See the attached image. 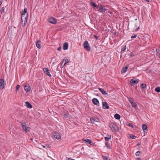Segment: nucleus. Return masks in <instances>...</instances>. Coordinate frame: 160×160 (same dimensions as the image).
<instances>
[{
    "mask_svg": "<svg viewBox=\"0 0 160 160\" xmlns=\"http://www.w3.org/2000/svg\"><path fill=\"white\" fill-rule=\"evenodd\" d=\"M136 160H141V159L140 158H136Z\"/></svg>",
    "mask_w": 160,
    "mask_h": 160,
    "instance_id": "obj_47",
    "label": "nucleus"
},
{
    "mask_svg": "<svg viewBox=\"0 0 160 160\" xmlns=\"http://www.w3.org/2000/svg\"><path fill=\"white\" fill-rule=\"evenodd\" d=\"M71 160H75L74 159H71Z\"/></svg>",
    "mask_w": 160,
    "mask_h": 160,
    "instance_id": "obj_51",
    "label": "nucleus"
},
{
    "mask_svg": "<svg viewBox=\"0 0 160 160\" xmlns=\"http://www.w3.org/2000/svg\"><path fill=\"white\" fill-rule=\"evenodd\" d=\"M30 140H32V138H31V139H30Z\"/></svg>",
    "mask_w": 160,
    "mask_h": 160,
    "instance_id": "obj_52",
    "label": "nucleus"
},
{
    "mask_svg": "<svg viewBox=\"0 0 160 160\" xmlns=\"http://www.w3.org/2000/svg\"><path fill=\"white\" fill-rule=\"evenodd\" d=\"M5 9V8L4 7H3L2 8L1 10H0V12H1V13H4V10Z\"/></svg>",
    "mask_w": 160,
    "mask_h": 160,
    "instance_id": "obj_35",
    "label": "nucleus"
},
{
    "mask_svg": "<svg viewBox=\"0 0 160 160\" xmlns=\"http://www.w3.org/2000/svg\"><path fill=\"white\" fill-rule=\"evenodd\" d=\"M109 126L112 132H115L119 131L118 128L115 123L111 122L110 123Z\"/></svg>",
    "mask_w": 160,
    "mask_h": 160,
    "instance_id": "obj_1",
    "label": "nucleus"
},
{
    "mask_svg": "<svg viewBox=\"0 0 160 160\" xmlns=\"http://www.w3.org/2000/svg\"><path fill=\"white\" fill-rule=\"evenodd\" d=\"M48 21L49 23L53 24H56L57 22V19L52 17H51L48 18Z\"/></svg>",
    "mask_w": 160,
    "mask_h": 160,
    "instance_id": "obj_5",
    "label": "nucleus"
},
{
    "mask_svg": "<svg viewBox=\"0 0 160 160\" xmlns=\"http://www.w3.org/2000/svg\"><path fill=\"white\" fill-rule=\"evenodd\" d=\"M25 105L27 108H31L32 107L31 103L28 102L27 101L25 102Z\"/></svg>",
    "mask_w": 160,
    "mask_h": 160,
    "instance_id": "obj_14",
    "label": "nucleus"
},
{
    "mask_svg": "<svg viewBox=\"0 0 160 160\" xmlns=\"http://www.w3.org/2000/svg\"><path fill=\"white\" fill-rule=\"evenodd\" d=\"M105 145L107 147V148L108 149H111V148L108 142H106L105 143Z\"/></svg>",
    "mask_w": 160,
    "mask_h": 160,
    "instance_id": "obj_29",
    "label": "nucleus"
},
{
    "mask_svg": "<svg viewBox=\"0 0 160 160\" xmlns=\"http://www.w3.org/2000/svg\"><path fill=\"white\" fill-rule=\"evenodd\" d=\"M136 37H137V34H135L134 35V36H132L131 37V38H135Z\"/></svg>",
    "mask_w": 160,
    "mask_h": 160,
    "instance_id": "obj_41",
    "label": "nucleus"
},
{
    "mask_svg": "<svg viewBox=\"0 0 160 160\" xmlns=\"http://www.w3.org/2000/svg\"><path fill=\"white\" fill-rule=\"evenodd\" d=\"M27 19L28 18L27 16L24 18L21 17L22 24V27H24L26 25L27 22Z\"/></svg>",
    "mask_w": 160,
    "mask_h": 160,
    "instance_id": "obj_3",
    "label": "nucleus"
},
{
    "mask_svg": "<svg viewBox=\"0 0 160 160\" xmlns=\"http://www.w3.org/2000/svg\"><path fill=\"white\" fill-rule=\"evenodd\" d=\"M5 82L3 79H0V88L1 89H2L4 88Z\"/></svg>",
    "mask_w": 160,
    "mask_h": 160,
    "instance_id": "obj_8",
    "label": "nucleus"
},
{
    "mask_svg": "<svg viewBox=\"0 0 160 160\" xmlns=\"http://www.w3.org/2000/svg\"><path fill=\"white\" fill-rule=\"evenodd\" d=\"M22 129L24 130L26 132H27L29 131L30 128L26 127V125L22 126Z\"/></svg>",
    "mask_w": 160,
    "mask_h": 160,
    "instance_id": "obj_12",
    "label": "nucleus"
},
{
    "mask_svg": "<svg viewBox=\"0 0 160 160\" xmlns=\"http://www.w3.org/2000/svg\"><path fill=\"white\" fill-rule=\"evenodd\" d=\"M92 102L94 104L97 105L99 103V101L96 98H93L92 99Z\"/></svg>",
    "mask_w": 160,
    "mask_h": 160,
    "instance_id": "obj_13",
    "label": "nucleus"
},
{
    "mask_svg": "<svg viewBox=\"0 0 160 160\" xmlns=\"http://www.w3.org/2000/svg\"><path fill=\"white\" fill-rule=\"evenodd\" d=\"M114 117L115 119L117 120H119L120 118V115L119 114L117 113L115 114L114 115Z\"/></svg>",
    "mask_w": 160,
    "mask_h": 160,
    "instance_id": "obj_24",
    "label": "nucleus"
},
{
    "mask_svg": "<svg viewBox=\"0 0 160 160\" xmlns=\"http://www.w3.org/2000/svg\"><path fill=\"white\" fill-rule=\"evenodd\" d=\"M90 4L94 8H96L97 7V5L96 4L92 2H90Z\"/></svg>",
    "mask_w": 160,
    "mask_h": 160,
    "instance_id": "obj_26",
    "label": "nucleus"
},
{
    "mask_svg": "<svg viewBox=\"0 0 160 160\" xmlns=\"http://www.w3.org/2000/svg\"><path fill=\"white\" fill-rule=\"evenodd\" d=\"M83 141H85L88 143L90 144V145H93L94 143L92 142V141L89 139H86V140H82Z\"/></svg>",
    "mask_w": 160,
    "mask_h": 160,
    "instance_id": "obj_18",
    "label": "nucleus"
},
{
    "mask_svg": "<svg viewBox=\"0 0 160 160\" xmlns=\"http://www.w3.org/2000/svg\"><path fill=\"white\" fill-rule=\"evenodd\" d=\"M20 88V85H17L16 88V92H18V90L19 89V88Z\"/></svg>",
    "mask_w": 160,
    "mask_h": 160,
    "instance_id": "obj_32",
    "label": "nucleus"
},
{
    "mask_svg": "<svg viewBox=\"0 0 160 160\" xmlns=\"http://www.w3.org/2000/svg\"><path fill=\"white\" fill-rule=\"evenodd\" d=\"M159 58H160V53H159Z\"/></svg>",
    "mask_w": 160,
    "mask_h": 160,
    "instance_id": "obj_50",
    "label": "nucleus"
},
{
    "mask_svg": "<svg viewBox=\"0 0 160 160\" xmlns=\"http://www.w3.org/2000/svg\"><path fill=\"white\" fill-rule=\"evenodd\" d=\"M140 88L142 90L146 89L147 88L146 85L145 84L142 83L140 85Z\"/></svg>",
    "mask_w": 160,
    "mask_h": 160,
    "instance_id": "obj_21",
    "label": "nucleus"
},
{
    "mask_svg": "<svg viewBox=\"0 0 160 160\" xmlns=\"http://www.w3.org/2000/svg\"><path fill=\"white\" fill-rule=\"evenodd\" d=\"M64 61H65V63H64V65H63L62 67V66H61V68H63V67H64V65L65 64H66V63H68L69 62V60L67 59H64L62 60V62H63Z\"/></svg>",
    "mask_w": 160,
    "mask_h": 160,
    "instance_id": "obj_25",
    "label": "nucleus"
},
{
    "mask_svg": "<svg viewBox=\"0 0 160 160\" xmlns=\"http://www.w3.org/2000/svg\"><path fill=\"white\" fill-rule=\"evenodd\" d=\"M90 120L92 123H94L96 120L94 118H90Z\"/></svg>",
    "mask_w": 160,
    "mask_h": 160,
    "instance_id": "obj_33",
    "label": "nucleus"
},
{
    "mask_svg": "<svg viewBox=\"0 0 160 160\" xmlns=\"http://www.w3.org/2000/svg\"><path fill=\"white\" fill-rule=\"evenodd\" d=\"M139 145V144H137V145H138V146Z\"/></svg>",
    "mask_w": 160,
    "mask_h": 160,
    "instance_id": "obj_53",
    "label": "nucleus"
},
{
    "mask_svg": "<svg viewBox=\"0 0 160 160\" xmlns=\"http://www.w3.org/2000/svg\"><path fill=\"white\" fill-rule=\"evenodd\" d=\"M102 157L104 160H110V158L108 157L102 156Z\"/></svg>",
    "mask_w": 160,
    "mask_h": 160,
    "instance_id": "obj_27",
    "label": "nucleus"
},
{
    "mask_svg": "<svg viewBox=\"0 0 160 160\" xmlns=\"http://www.w3.org/2000/svg\"><path fill=\"white\" fill-rule=\"evenodd\" d=\"M41 41L39 40H37L36 42V45L37 47L38 48H41L42 47L41 45L38 43L39 42H40Z\"/></svg>",
    "mask_w": 160,
    "mask_h": 160,
    "instance_id": "obj_16",
    "label": "nucleus"
},
{
    "mask_svg": "<svg viewBox=\"0 0 160 160\" xmlns=\"http://www.w3.org/2000/svg\"><path fill=\"white\" fill-rule=\"evenodd\" d=\"M127 126H129L130 127H131L132 128H133V125L131 123H128L127 124Z\"/></svg>",
    "mask_w": 160,
    "mask_h": 160,
    "instance_id": "obj_36",
    "label": "nucleus"
},
{
    "mask_svg": "<svg viewBox=\"0 0 160 160\" xmlns=\"http://www.w3.org/2000/svg\"><path fill=\"white\" fill-rule=\"evenodd\" d=\"M42 146L43 148H45V146H44V145H42Z\"/></svg>",
    "mask_w": 160,
    "mask_h": 160,
    "instance_id": "obj_49",
    "label": "nucleus"
},
{
    "mask_svg": "<svg viewBox=\"0 0 160 160\" xmlns=\"http://www.w3.org/2000/svg\"><path fill=\"white\" fill-rule=\"evenodd\" d=\"M134 55H135L132 52H131L129 56L131 57H133V56H134Z\"/></svg>",
    "mask_w": 160,
    "mask_h": 160,
    "instance_id": "obj_38",
    "label": "nucleus"
},
{
    "mask_svg": "<svg viewBox=\"0 0 160 160\" xmlns=\"http://www.w3.org/2000/svg\"><path fill=\"white\" fill-rule=\"evenodd\" d=\"M126 49V46H125L124 47H123L121 49L122 51H124Z\"/></svg>",
    "mask_w": 160,
    "mask_h": 160,
    "instance_id": "obj_37",
    "label": "nucleus"
},
{
    "mask_svg": "<svg viewBox=\"0 0 160 160\" xmlns=\"http://www.w3.org/2000/svg\"><path fill=\"white\" fill-rule=\"evenodd\" d=\"M2 0H0V6L2 5Z\"/></svg>",
    "mask_w": 160,
    "mask_h": 160,
    "instance_id": "obj_45",
    "label": "nucleus"
},
{
    "mask_svg": "<svg viewBox=\"0 0 160 160\" xmlns=\"http://www.w3.org/2000/svg\"><path fill=\"white\" fill-rule=\"evenodd\" d=\"M30 87L29 85H25L24 86V89L26 92H28L30 90Z\"/></svg>",
    "mask_w": 160,
    "mask_h": 160,
    "instance_id": "obj_15",
    "label": "nucleus"
},
{
    "mask_svg": "<svg viewBox=\"0 0 160 160\" xmlns=\"http://www.w3.org/2000/svg\"><path fill=\"white\" fill-rule=\"evenodd\" d=\"M140 153V152L139 151H138L136 152L135 154L136 156H138L139 155Z\"/></svg>",
    "mask_w": 160,
    "mask_h": 160,
    "instance_id": "obj_40",
    "label": "nucleus"
},
{
    "mask_svg": "<svg viewBox=\"0 0 160 160\" xmlns=\"http://www.w3.org/2000/svg\"><path fill=\"white\" fill-rule=\"evenodd\" d=\"M128 68V66H125L124 68H123L121 71V72L122 73H125L127 70Z\"/></svg>",
    "mask_w": 160,
    "mask_h": 160,
    "instance_id": "obj_22",
    "label": "nucleus"
},
{
    "mask_svg": "<svg viewBox=\"0 0 160 160\" xmlns=\"http://www.w3.org/2000/svg\"><path fill=\"white\" fill-rule=\"evenodd\" d=\"M68 42H65L63 45V49L64 50H66L68 49Z\"/></svg>",
    "mask_w": 160,
    "mask_h": 160,
    "instance_id": "obj_17",
    "label": "nucleus"
},
{
    "mask_svg": "<svg viewBox=\"0 0 160 160\" xmlns=\"http://www.w3.org/2000/svg\"><path fill=\"white\" fill-rule=\"evenodd\" d=\"M129 101L130 102V103L131 104L134 101V100L132 98H130V99H129Z\"/></svg>",
    "mask_w": 160,
    "mask_h": 160,
    "instance_id": "obj_39",
    "label": "nucleus"
},
{
    "mask_svg": "<svg viewBox=\"0 0 160 160\" xmlns=\"http://www.w3.org/2000/svg\"><path fill=\"white\" fill-rule=\"evenodd\" d=\"M21 125L22 126L26 125L27 124V122H23V121H22L20 122Z\"/></svg>",
    "mask_w": 160,
    "mask_h": 160,
    "instance_id": "obj_31",
    "label": "nucleus"
},
{
    "mask_svg": "<svg viewBox=\"0 0 160 160\" xmlns=\"http://www.w3.org/2000/svg\"><path fill=\"white\" fill-rule=\"evenodd\" d=\"M53 137L54 138L58 140H61V137L59 133L55 132L53 134Z\"/></svg>",
    "mask_w": 160,
    "mask_h": 160,
    "instance_id": "obj_4",
    "label": "nucleus"
},
{
    "mask_svg": "<svg viewBox=\"0 0 160 160\" xmlns=\"http://www.w3.org/2000/svg\"><path fill=\"white\" fill-rule=\"evenodd\" d=\"M99 90L101 92L102 94L104 95H106L107 94V93H106V92L102 88H99Z\"/></svg>",
    "mask_w": 160,
    "mask_h": 160,
    "instance_id": "obj_19",
    "label": "nucleus"
},
{
    "mask_svg": "<svg viewBox=\"0 0 160 160\" xmlns=\"http://www.w3.org/2000/svg\"><path fill=\"white\" fill-rule=\"evenodd\" d=\"M130 83L132 86H134L138 83V81L136 79L133 78L131 80Z\"/></svg>",
    "mask_w": 160,
    "mask_h": 160,
    "instance_id": "obj_6",
    "label": "nucleus"
},
{
    "mask_svg": "<svg viewBox=\"0 0 160 160\" xmlns=\"http://www.w3.org/2000/svg\"><path fill=\"white\" fill-rule=\"evenodd\" d=\"M93 37L96 38V40H98V37L96 35H93Z\"/></svg>",
    "mask_w": 160,
    "mask_h": 160,
    "instance_id": "obj_43",
    "label": "nucleus"
},
{
    "mask_svg": "<svg viewBox=\"0 0 160 160\" xmlns=\"http://www.w3.org/2000/svg\"><path fill=\"white\" fill-rule=\"evenodd\" d=\"M69 115V114L68 113L67 114H66L64 115V116L66 118V117H68Z\"/></svg>",
    "mask_w": 160,
    "mask_h": 160,
    "instance_id": "obj_42",
    "label": "nucleus"
},
{
    "mask_svg": "<svg viewBox=\"0 0 160 160\" xmlns=\"http://www.w3.org/2000/svg\"><path fill=\"white\" fill-rule=\"evenodd\" d=\"M129 138H130L134 139L136 138V136L134 135H131Z\"/></svg>",
    "mask_w": 160,
    "mask_h": 160,
    "instance_id": "obj_34",
    "label": "nucleus"
},
{
    "mask_svg": "<svg viewBox=\"0 0 160 160\" xmlns=\"http://www.w3.org/2000/svg\"><path fill=\"white\" fill-rule=\"evenodd\" d=\"M102 107L103 109H108L109 108V106L106 102H102Z\"/></svg>",
    "mask_w": 160,
    "mask_h": 160,
    "instance_id": "obj_10",
    "label": "nucleus"
},
{
    "mask_svg": "<svg viewBox=\"0 0 160 160\" xmlns=\"http://www.w3.org/2000/svg\"><path fill=\"white\" fill-rule=\"evenodd\" d=\"M155 91L157 92H160V87H156L155 88Z\"/></svg>",
    "mask_w": 160,
    "mask_h": 160,
    "instance_id": "obj_30",
    "label": "nucleus"
},
{
    "mask_svg": "<svg viewBox=\"0 0 160 160\" xmlns=\"http://www.w3.org/2000/svg\"><path fill=\"white\" fill-rule=\"evenodd\" d=\"M83 46L85 50L88 51H90L91 48L88 41H85L84 42Z\"/></svg>",
    "mask_w": 160,
    "mask_h": 160,
    "instance_id": "obj_2",
    "label": "nucleus"
},
{
    "mask_svg": "<svg viewBox=\"0 0 160 160\" xmlns=\"http://www.w3.org/2000/svg\"><path fill=\"white\" fill-rule=\"evenodd\" d=\"M98 8L99 9L98 11L100 12H105L107 10V9L105 8H103L102 5H100L98 6Z\"/></svg>",
    "mask_w": 160,
    "mask_h": 160,
    "instance_id": "obj_9",
    "label": "nucleus"
},
{
    "mask_svg": "<svg viewBox=\"0 0 160 160\" xmlns=\"http://www.w3.org/2000/svg\"><path fill=\"white\" fill-rule=\"evenodd\" d=\"M139 28V27H138V28L136 29L135 30H136V31Z\"/></svg>",
    "mask_w": 160,
    "mask_h": 160,
    "instance_id": "obj_48",
    "label": "nucleus"
},
{
    "mask_svg": "<svg viewBox=\"0 0 160 160\" xmlns=\"http://www.w3.org/2000/svg\"><path fill=\"white\" fill-rule=\"evenodd\" d=\"M132 106L134 108H136L137 107V104L135 103L134 102H133L131 104Z\"/></svg>",
    "mask_w": 160,
    "mask_h": 160,
    "instance_id": "obj_28",
    "label": "nucleus"
},
{
    "mask_svg": "<svg viewBox=\"0 0 160 160\" xmlns=\"http://www.w3.org/2000/svg\"><path fill=\"white\" fill-rule=\"evenodd\" d=\"M22 14L21 17L24 18L27 16V18H28V13L27 12V8H25L24 9V11H22Z\"/></svg>",
    "mask_w": 160,
    "mask_h": 160,
    "instance_id": "obj_7",
    "label": "nucleus"
},
{
    "mask_svg": "<svg viewBox=\"0 0 160 160\" xmlns=\"http://www.w3.org/2000/svg\"><path fill=\"white\" fill-rule=\"evenodd\" d=\"M61 46L59 47L58 49H57V50L58 51H61Z\"/></svg>",
    "mask_w": 160,
    "mask_h": 160,
    "instance_id": "obj_44",
    "label": "nucleus"
},
{
    "mask_svg": "<svg viewBox=\"0 0 160 160\" xmlns=\"http://www.w3.org/2000/svg\"><path fill=\"white\" fill-rule=\"evenodd\" d=\"M142 128L143 131H145L147 129V125L145 124H143L142 125Z\"/></svg>",
    "mask_w": 160,
    "mask_h": 160,
    "instance_id": "obj_23",
    "label": "nucleus"
},
{
    "mask_svg": "<svg viewBox=\"0 0 160 160\" xmlns=\"http://www.w3.org/2000/svg\"><path fill=\"white\" fill-rule=\"evenodd\" d=\"M107 137H105L104 139L106 141V142H108L109 139H110L111 138V136L110 135H107Z\"/></svg>",
    "mask_w": 160,
    "mask_h": 160,
    "instance_id": "obj_20",
    "label": "nucleus"
},
{
    "mask_svg": "<svg viewBox=\"0 0 160 160\" xmlns=\"http://www.w3.org/2000/svg\"><path fill=\"white\" fill-rule=\"evenodd\" d=\"M43 70L44 72H45L47 75H48L50 77H52L51 75L50 74V72H49V69L48 68H44L43 69Z\"/></svg>",
    "mask_w": 160,
    "mask_h": 160,
    "instance_id": "obj_11",
    "label": "nucleus"
},
{
    "mask_svg": "<svg viewBox=\"0 0 160 160\" xmlns=\"http://www.w3.org/2000/svg\"><path fill=\"white\" fill-rule=\"evenodd\" d=\"M46 146L48 148H49L50 147H51L49 145H48V144H46Z\"/></svg>",
    "mask_w": 160,
    "mask_h": 160,
    "instance_id": "obj_46",
    "label": "nucleus"
}]
</instances>
